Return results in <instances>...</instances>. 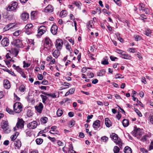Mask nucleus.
<instances>
[{
	"instance_id": "1",
	"label": "nucleus",
	"mask_w": 153,
	"mask_h": 153,
	"mask_svg": "<svg viewBox=\"0 0 153 153\" xmlns=\"http://www.w3.org/2000/svg\"><path fill=\"white\" fill-rule=\"evenodd\" d=\"M1 128L5 133H9L10 131V129L9 128L8 122L7 121L3 120L1 123Z\"/></svg>"
},
{
	"instance_id": "2",
	"label": "nucleus",
	"mask_w": 153,
	"mask_h": 153,
	"mask_svg": "<svg viewBox=\"0 0 153 153\" xmlns=\"http://www.w3.org/2000/svg\"><path fill=\"white\" fill-rule=\"evenodd\" d=\"M14 111L16 113H19L22 110V105L19 102H16L13 105Z\"/></svg>"
},
{
	"instance_id": "3",
	"label": "nucleus",
	"mask_w": 153,
	"mask_h": 153,
	"mask_svg": "<svg viewBox=\"0 0 153 153\" xmlns=\"http://www.w3.org/2000/svg\"><path fill=\"white\" fill-rule=\"evenodd\" d=\"M18 5V4L17 2H14L8 5L7 8V10L9 11H13L14 12H16Z\"/></svg>"
},
{
	"instance_id": "4",
	"label": "nucleus",
	"mask_w": 153,
	"mask_h": 153,
	"mask_svg": "<svg viewBox=\"0 0 153 153\" xmlns=\"http://www.w3.org/2000/svg\"><path fill=\"white\" fill-rule=\"evenodd\" d=\"M111 138L114 140V142L116 143V144H118L119 145L120 147V146H122V143L121 142L120 140L118 139L117 135L115 134L112 133L111 135H110Z\"/></svg>"
},
{
	"instance_id": "5",
	"label": "nucleus",
	"mask_w": 153,
	"mask_h": 153,
	"mask_svg": "<svg viewBox=\"0 0 153 153\" xmlns=\"http://www.w3.org/2000/svg\"><path fill=\"white\" fill-rule=\"evenodd\" d=\"M131 133L134 136L139 139L140 138L142 134L141 132L140 131V129L137 127H135L134 130Z\"/></svg>"
},
{
	"instance_id": "6",
	"label": "nucleus",
	"mask_w": 153,
	"mask_h": 153,
	"mask_svg": "<svg viewBox=\"0 0 153 153\" xmlns=\"http://www.w3.org/2000/svg\"><path fill=\"white\" fill-rule=\"evenodd\" d=\"M52 45L51 40L49 38L47 37L45 39L44 44L45 48H46L48 50L50 49Z\"/></svg>"
},
{
	"instance_id": "7",
	"label": "nucleus",
	"mask_w": 153,
	"mask_h": 153,
	"mask_svg": "<svg viewBox=\"0 0 153 153\" xmlns=\"http://www.w3.org/2000/svg\"><path fill=\"white\" fill-rule=\"evenodd\" d=\"M47 30L45 26H40L38 30V36H40L45 33Z\"/></svg>"
},
{
	"instance_id": "8",
	"label": "nucleus",
	"mask_w": 153,
	"mask_h": 153,
	"mask_svg": "<svg viewBox=\"0 0 153 153\" xmlns=\"http://www.w3.org/2000/svg\"><path fill=\"white\" fill-rule=\"evenodd\" d=\"M37 126V122L35 121L30 122L27 125V128L30 129H35L36 128Z\"/></svg>"
},
{
	"instance_id": "9",
	"label": "nucleus",
	"mask_w": 153,
	"mask_h": 153,
	"mask_svg": "<svg viewBox=\"0 0 153 153\" xmlns=\"http://www.w3.org/2000/svg\"><path fill=\"white\" fill-rule=\"evenodd\" d=\"M56 47L57 49L61 50L62 47L63 41L61 39H57L56 40Z\"/></svg>"
},
{
	"instance_id": "10",
	"label": "nucleus",
	"mask_w": 153,
	"mask_h": 153,
	"mask_svg": "<svg viewBox=\"0 0 153 153\" xmlns=\"http://www.w3.org/2000/svg\"><path fill=\"white\" fill-rule=\"evenodd\" d=\"M35 107L36 111L40 113L43 109V105L42 103L40 102L38 105H37Z\"/></svg>"
},
{
	"instance_id": "11",
	"label": "nucleus",
	"mask_w": 153,
	"mask_h": 153,
	"mask_svg": "<svg viewBox=\"0 0 153 153\" xmlns=\"http://www.w3.org/2000/svg\"><path fill=\"white\" fill-rule=\"evenodd\" d=\"M9 40L7 37H5L3 39L1 42V45L4 47H6L9 45Z\"/></svg>"
},
{
	"instance_id": "12",
	"label": "nucleus",
	"mask_w": 153,
	"mask_h": 153,
	"mask_svg": "<svg viewBox=\"0 0 153 153\" xmlns=\"http://www.w3.org/2000/svg\"><path fill=\"white\" fill-rule=\"evenodd\" d=\"M24 121L22 119L19 120L16 125V128H22L24 127Z\"/></svg>"
},
{
	"instance_id": "13",
	"label": "nucleus",
	"mask_w": 153,
	"mask_h": 153,
	"mask_svg": "<svg viewBox=\"0 0 153 153\" xmlns=\"http://www.w3.org/2000/svg\"><path fill=\"white\" fill-rule=\"evenodd\" d=\"M57 30V26L56 25H53L51 28V31L52 34L55 35L56 34Z\"/></svg>"
},
{
	"instance_id": "14",
	"label": "nucleus",
	"mask_w": 153,
	"mask_h": 153,
	"mask_svg": "<svg viewBox=\"0 0 153 153\" xmlns=\"http://www.w3.org/2000/svg\"><path fill=\"white\" fill-rule=\"evenodd\" d=\"M100 126V121L99 120H96L94 123L93 126L95 130H97Z\"/></svg>"
},
{
	"instance_id": "15",
	"label": "nucleus",
	"mask_w": 153,
	"mask_h": 153,
	"mask_svg": "<svg viewBox=\"0 0 153 153\" xmlns=\"http://www.w3.org/2000/svg\"><path fill=\"white\" fill-rule=\"evenodd\" d=\"M21 18L23 20L26 21L29 18V15L27 13H23L21 15Z\"/></svg>"
},
{
	"instance_id": "16",
	"label": "nucleus",
	"mask_w": 153,
	"mask_h": 153,
	"mask_svg": "<svg viewBox=\"0 0 153 153\" xmlns=\"http://www.w3.org/2000/svg\"><path fill=\"white\" fill-rule=\"evenodd\" d=\"M3 85L4 88L6 89H8L10 87V82L7 79H5L4 80Z\"/></svg>"
},
{
	"instance_id": "17",
	"label": "nucleus",
	"mask_w": 153,
	"mask_h": 153,
	"mask_svg": "<svg viewBox=\"0 0 153 153\" xmlns=\"http://www.w3.org/2000/svg\"><path fill=\"white\" fill-rule=\"evenodd\" d=\"M53 10V7L51 5H48L45 8L44 12L46 13H51L52 12Z\"/></svg>"
},
{
	"instance_id": "18",
	"label": "nucleus",
	"mask_w": 153,
	"mask_h": 153,
	"mask_svg": "<svg viewBox=\"0 0 153 153\" xmlns=\"http://www.w3.org/2000/svg\"><path fill=\"white\" fill-rule=\"evenodd\" d=\"M21 42L20 41V40L19 39L14 40L12 43L15 46L17 47H20V45L21 44Z\"/></svg>"
},
{
	"instance_id": "19",
	"label": "nucleus",
	"mask_w": 153,
	"mask_h": 153,
	"mask_svg": "<svg viewBox=\"0 0 153 153\" xmlns=\"http://www.w3.org/2000/svg\"><path fill=\"white\" fill-rule=\"evenodd\" d=\"M47 60L48 62H50L51 64H53L55 62V59H53L51 56H49L47 58Z\"/></svg>"
},
{
	"instance_id": "20",
	"label": "nucleus",
	"mask_w": 153,
	"mask_h": 153,
	"mask_svg": "<svg viewBox=\"0 0 153 153\" xmlns=\"http://www.w3.org/2000/svg\"><path fill=\"white\" fill-rule=\"evenodd\" d=\"M59 49H57V50H55L53 53V56L55 58H57L60 55V52Z\"/></svg>"
},
{
	"instance_id": "21",
	"label": "nucleus",
	"mask_w": 153,
	"mask_h": 153,
	"mask_svg": "<svg viewBox=\"0 0 153 153\" xmlns=\"http://www.w3.org/2000/svg\"><path fill=\"white\" fill-rule=\"evenodd\" d=\"M14 143L15 146L18 149L21 146V142L19 140H16L14 142Z\"/></svg>"
},
{
	"instance_id": "22",
	"label": "nucleus",
	"mask_w": 153,
	"mask_h": 153,
	"mask_svg": "<svg viewBox=\"0 0 153 153\" xmlns=\"http://www.w3.org/2000/svg\"><path fill=\"white\" fill-rule=\"evenodd\" d=\"M132 97H133V100L134 101H136L137 102V103L140 106L142 107H143V104L141 103V102L140 101L138 100V99L137 98L135 97H134L133 95H132Z\"/></svg>"
},
{
	"instance_id": "23",
	"label": "nucleus",
	"mask_w": 153,
	"mask_h": 153,
	"mask_svg": "<svg viewBox=\"0 0 153 153\" xmlns=\"http://www.w3.org/2000/svg\"><path fill=\"white\" fill-rule=\"evenodd\" d=\"M105 123L107 127H109L111 126V122L108 118L105 119Z\"/></svg>"
},
{
	"instance_id": "24",
	"label": "nucleus",
	"mask_w": 153,
	"mask_h": 153,
	"mask_svg": "<svg viewBox=\"0 0 153 153\" xmlns=\"http://www.w3.org/2000/svg\"><path fill=\"white\" fill-rule=\"evenodd\" d=\"M72 4L77 7L78 9H81L80 7L82 5V4L80 2L74 1Z\"/></svg>"
},
{
	"instance_id": "25",
	"label": "nucleus",
	"mask_w": 153,
	"mask_h": 153,
	"mask_svg": "<svg viewBox=\"0 0 153 153\" xmlns=\"http://www.w3.org/2000/svg\"><path fill=\"white\" fill-rule=\"evenodd\" d=\"M124 152L125 153H131L132 150L129 147L127 146L124 149Z\"/></svg>"
},
{
	"instance_id": "26",
	"label": "nucleus",
	"mask_w": 153,
	"mask_h": 153,
	"mask_svg": "<svg viewBox=\"0 0 153 153\" xmlns=\"http://www.w3.org/2000/svg\"><path fill=\"white\" fill-rule=\"evenodd\" d=\"M123 125L124 127H127L129 125L128 120L126 119H124L123 120Z\"/></svg>"
},
{
	"instance_id": "27",
	"label": "nucleus",
	"mask_w": 153,
	"mask_h": 153,
	"mask_svg": "<svg viewBox=\"0 0 153 153\" xmlns=\"http://www.w3.org/2000/svg\"><path fill=\"white\" fill-rule=\"evenodd\" d=\"M105 70L103 69L99 71L97 73V75L99 76H102L105 74Z\"/></svg>"
},
{
	"instance_id": "28",
	"label": "nucleus",
	"mask_w": 153,
	"mask_h": 153,
	"mask_svg": "<svg viewBox=\"0 0 153 153\" xmlns=\"http://www.w3.org/2000/svg\"><path fill=\"white\" fill-rule=\"evenodd\" d=\"M121 57L122 58L128 59H130L131 58V57L130 56L128 55V54H126L125 53V52L124 54Z\"/></svg>"
},
{
	"instance_id": "29",
	"label": "nucleus",
	"mask_w": 153,
	"mask_h": 153,
	"mask_svg": "<svg viewBox=\"0 0 153 153\" xmlns=\"http://www.w3.org/2000/svg\"><path fill=\"white\" fill-rule=\"evenodd\" d=\"M93 22L92 20L89 21L87 24V28L89 29L90 28H93Z\"/></svg>"
},
{
	"instance_id": "30",
	"label": "nucleus",
	"mask_w": 153,
	"mask_h": 153,
	"mask_svg": "<svg viewBox=\"0 0 153 153\" xmlns=\"http://www.w3.org/2000/svg\"><path fill=\"white\" fill-rule=\"evenodd\" d=\"M19 134V133L18 132H16L14 134L12 135L10 137V138L11 139V140L12 141L15 140L17 138V136H18Z\"/></svg>"
},
{
	"instance_id": "31",
	"label": "nucleus",
	"mask_w": 153,
	"mask_h": 153,
	"mask_svg": "<svg viewBox=\"0 0 153 153\" xmlns=\"http://www.w3.org/2000/svg\"><path fill=\"white\" fill-rule=\"evenodd\" d=\"M63 114V112H62V110L61 109H59L57 111V112H56V114H57V116L58 117H60L61 116H62V114Z\"/></svg>"
},
{
	"instance_id": "32",
	"label": "nucleus",
	"mask_w": 153,
	"mask_h": 153,
	"mask_svg": "<svg viewBox=\"0 0 153 153\" xmlns=\"http://www.w3.org/2000/svg\"><path fill=\"white\" fill-rule=\"evenodd\" d=\"M37 15L36 11H33L31 13V17L32 19H34Z\"/></svg>"
},
{
	"instance_id": "33",
	"label": "nucleus",
	"mask_w": 153,
	"mask_h": 153,
	"mask_svg": "<svg viewBox=\"0 0 153 153\" xmlns=\"http://www.w3.org/2000/svg\"><path fill=\"white\" fill-rule=\"evenodd\" d=\"M36 141L37 144L40 145L42 143L43 140V139L41 138H38L36 140Z\"/></svg>"
},
{
	"instance_id": "34",
	"label": "nucleus",
	"mask_w": 153,
	"mask_h": 153,
	"mask_svg": "<svg viewBox=\"0 0 153 153\" xmlns=\"http://www.w3.org/2000/svg\"><path fill=\"white\" fill-rule=\"evenodd\" d=\"M48 118L46 117H43L41 118V121L43 123H47Z\"/></svg>"
},
{
	"instance_id": "35",
	"label": "nucleus",
	"mask_w": 153,
	"mask_h": 153,
	"mask_svg": "<svg viewBox=\"0 0 153 153\" xmlns=\"http://www.w3.org/2000/svg\"><path fill=\"white\" fill-rule=\"evenodd\" d=\"M3 70L4 71H7L9 74H10L11 75H12L13 76H16V75L15 74V73H14L13 72L11 71H10L9 70L7 69H3Z\"/></svg>"
},
{
	"instance_id": "36",
	"label": "nucleus",
	"mask_w": 153,
	"mask_h": 153,
	"mask_svg": "<svg viewBox=\"0 0 153 153\" xmlns=\"http://www.w3.org/2000/svg\"><path fill=\"white\" fill-rule=\"evenodd\" d=\"M60 15L62 17H64L66 16V12L65 10L62 11L60 13Z\"/></svg>"
},
{
	"instance_id": "37",
	"label": "nucleus",
	"mask_w": 153,
	"mask_h": 153,
	"mask_svg": "<svg viewBox=\"0 0 153 153\" xmlns=\"http://www.w3.org/2000/svg\"><path fill=\"white\" fill-rule=\"evenodd\" d=\"M66 49L68 50L69 52H70V53H71L73 52V50H72V49L71 48V47L70 45H69L68 44H67V45L66 46Z\"/></svg>"
},
{
	"instance_id": "38",
	"label": "nucleus",
	"mask_w": 153,
	"mask_h": 153,
	"mask_svg": "<svg viewBox=\"0 0 153 153\" xmlns=\"http://www.w3.org/2000/svg\"><path fill=\"white\" fill-rule=\"evenodd\" d=\"M148 137L149 136L148 135H144L142 137L140 140L143 142H144L148 138Z\"/></svg>"
},
{
	"instance_id": "39",
	"label": "nucleus",
	"mask_w": 153,
	"mask_h": 153,
	"mask_svg": "<svg viewBox=\"0 0 153 153\" xmlns=\"http://www.w3.org/2000/svg\"><path fill=\"white\" fill-rule=\"evenodd\" d=\"M116 50L117 52L119 54L122 55V56L125 53L124 51L120 50L118 49H117Z\"/></svg>"
},
{
	"instance_id": "40",
	"label": "nucleus",
	"mask_w": 153,
	"mask_h": 153,
	"mask_svg": "<svg viewBox=\"0 0 153 153\" xmlns=\"http://www.w3.org/2000/svg\"><path fill=\"white\" fill-rule=\"evenodd\" d=\"M119 151L120 149L118 146H115L114 147L113 149V151L114 153H118L119 152Z\"/></svg>"
},
{
	"instance_id": "41",
	"label": "nucleus",
	"mask_w": 153,
	"mask_h": 153,
	"mask_svg": "<svg viewBox=\"0 0 153 153\" xmlns=\"http://www.w3.org/2000/svg\"><path fill=\"white\" fill-rule=\"evenodd\" d=\"M70 85V84L65 82L63 84V89H67L69 87V85Z\"/></svg>"
},
{
	"instance_id": "42",
	"label": "nucleus",
	"mask_w": 153,
	"mask_h": 153,
	"mask_svg": "<svg viewBox=\"0 0 153 153\" xmlns=\"http://www.w3.org/2000/svg\"><path fill=\"white\" fill-rule=\"evenodd\" d=\"M40 96L42 99V102L43 103H45L47 99V97L46 96H44L42 94H41Z\"/></svg>"
},
{
	"instance_id": "43",
	"label": "nucleus",
	"mask_w": 153,
	"mask_h": 153,
	"mask_svg": "<svg viewBox=\"0 0 153 153\" xmlns=\"http://www.w3.org/2000/svg\"><path fill=\"white\" fill-rule=\"evenodd\" d=\"M25 87L23 85H21L19 88V90L21 92H24L25 91Z\"/></svg>"
},
{
	"instance_id": "44",
	"label": "nucleus",
	"mask_w": 153,
	"mask_h": 153,
	"mask_svg": "<svg viewBox=\"0 0 153 153\" xmlns=\"http://www.w3.org/2000/svg\"><path fill=\"white\" fill-rule=\"evenodd\" d=\"M32 26L33 25L32 24H28L26 25L25 27V29H29L32 27Z\"/></svg>"
},
{
	"instance_id": "45",
	"label": "nucleus",
	"mask_w": 153,
	"mask_h": 153,
	"mask_svg": "<svg viewBox=\"0 0 153 153\" xmlns=\"http://www.w3.org/2000/svg\"><path fill=\"white\" fill-rule=\"evenodd\" d=\"M134 111L136 112L137 113V115L139 117H141L142 116V114L140 113V111L136 108H134Z\"/></svg>"
},
{
	"instance_id": "46",
	"label": "nucleus",
	"mask_w": 153,
	"mask_h": 153,
	"mask_svg": "<svg viewBox=\"0 0 153 153\" xmlns=\"http://www.w3.org/2000/svg\"><path fill=\"white\" fill-rule=\"evenodd\" d=\"M21 33V31L19 30H18L16 31L13 33V35L14 36H19Z\"/></svg>"
},
{
	"instance_id": "47",
	"label": "nucleus",
	"mask_w": 153,
	"mask_h": 153,
	"mask_svg": "<svg viewBox=\"0 0 153 153\" xmlns=\"http://www.w3.org/2000/svg\"><path fill=\"white\" fill-rule=\"evenodd\" d=\"M139 6L140 7L139 9L140 10H143L144 9V5L142 3L139 4Z\"/></svg>"
},
{
	"instance_id": "48",
	"label": "nucleus",
	"mask_w": 153,
	"mask_h": 153,
	"mask_svg": "<svg viewBox=\"0 0 153 153\" xmlns=\"http://www.w3.org/2000/svg\"><path fill=\"white\" fill-rule=\"evenodd\" d=\"M101 140L104 142H105L108 140V138L106 136H103L101 138Z\"/></svg>"
},
{
	"instance_id": "49",
	"label": "nucleus",
	"mask_w": 153,
	"mask_h": 153,
	"mask_svg": "<svg viewBox=\"0 0 153 153\" xmlns=\"http://www.w3.org/2000/svg\"><path fill=\"white\" fill-rule=\"evenodd\" d=\"M87 75L89 78H93L94 76V74L90 72H88Z\"/></svg>"
},
{
	"instance_id": "50",
	"label": "nucleus",
	"mask_w": 153,
	"mask_h": 153,
	"mask_svg": "<svg viewBox=\"0 0 153 153\" xmlns=\"http://www.w3.org/2000/svg\"><path fill=\"white\" fill-rule=\"evenodd\" d=\"M150 123L153 125V115L150 116L149 117Z\"/></svg>"
},
{
	"instance_id": "51",
	"label": "nucleus",
	"mask_w": 153,
	"mask_h": 153,
	"mask_svg": "<svg viewBox=\"0 0 153 153\" xmlns=\"http://www.w3.org/2000/svg\"><path fill=\"white\" fill-rule=\"evenodd\" d=\"M128 51L130 53H134L136 52V50L134 48H129Z\"/></svg>"
},
{
	"instance_id": "52",
	"label": "nucleus",
	"mask_w": 153,
	"mask_h": 153,
	"mask_svg": "<svg viewBox=\"0 0 153 153\" xmlns=\"http://www.w3.org/2000/svg\"><path fill=\"white\" fill-rule=\"evenodd\" d=\"M6 110V111L10 114H12L13 113V111L9 108H7Z\"/></svg>"
},
{
	"instance_id": "53",
	"label": "nucleus",
	"mask_w": 153,
	"mask_h": 153,
	"mask_svg": "<svg viewBox=\"0 0 153 153\" xmlns=\"http://www.w3.org/2000/svg\"><path fill=\"white\" fill-rule=\"evenodd\" d=\"M75 89L74 88H73L70 89L69 91H68L69 93L70 94H72L74 93L75 91Z\"/></svg>"
},
{
	"instance_id": "54",
	"label": "nucleus",
	"mask_w": 153,
	"mask_h": 153,
	"mask_svg": "<svg viewBox=\"0 0 153 153\" xmlns=\"http://www.w3.org/2000/svg\"><path fill=\"white\" fill-rule=\"evenodd\" d=\"M23 67L25 68V67H29L30 65V64L28 63H26L25 62V61H23Z\"/></svg>"
},
{
	"instance_id": "55",
	"label": "nucleus",
	"mask_w": 153,
	"mask_h": 153,
	"mask_svg": "<svg viewBox=\"0 0 153 153\" xmlns=\"http://www.w3.org/2000/svg\"><path fill=\"white\" fill-rule=\"evenodd\" d=\"M122 76V75L119 74H117L115 76V77L116 79H118V78H123V76L122 77H121V76Z\"/></svg>"
},
{
	"instance_id": "56",
	"label": "nucleus",
	"mask_w": 153,
	"mask_h": 153,
	"mask_svg": "<svg viewBox=\"0 0 153 153\" xmlns=\"http://www.w3.org/2000/svg\"><path fill=\"white\" fill-rule=\"evenodd\" d=\"M115 3L118 6H120L121 5L120 0H114Z\"/></svg>"
},
{
	"instance_id": "57",
	"label": "nucleus",
	"mask_w": 153,
	"mask_h": 153,
	"mask_svg": "<svg viewBox=\"0 0 153 153\" xmlns=\"http://www.w3.org/2000/svg\"><path fill=\"white\" fill-rule=\"evenodd\" d=\"M142 11L145 12L147 14H149V11L148 9L147 8H144Z\"/></svg>"
},
{
	"instance_id": "58",
	"label": "nucleus",
	"mask_w": 153,
	"mask_h": 153,
	"mask_svg": "<svg viewBox=\"0 0 153 153\" xmlns=\"http://www.w3.org/2000/svg\"><path fill=\"white\" fill-rule=\"evenodd\" d=\"M48 96H50L52 98H56V95H55V94H48Z\"/></svg>"
},
{
	"instance_id": "59",
	"label": "nucleus",
	"mask_w": 153,
	"mask_h": 153,
	"mask_svg": "<svg viewBox=\"0 0 153 153\" xmlns=\"http://www.w3.org/2000/svg\"><path fill=\"white\" fill-rule=\"evenodd\" d=\"M38 79L40 80H42V79L43 78V77L42 76V75L41 74H38Z\"/></svg>"
},
{
	"instance_id": "60",
	"label": "nucleus",
	"mask_w": 153,
	"mask_h": 153,
	"mask_svg": "<svg viewBox=\"0 0 153 153\" xmlns=\"http://www.w3.org/2000/svg\"><path fill=\"white\" fill-rule=\"evenodd\" d=\"M41 83L43 85H47L48 84V82L47 80H44Z\"/></svg>"
},
{
	"instance_id": "61",
	"label": "nucleus",
	"mask_w": 153,
	"mask_h": 153,
	"mask_svg": "<svg viewBox=\"0 0 153 153\" xmlns=\"http://www.w3.org/2000/svg\"><path fill=\"white\" fill-rule=\"evenodd\" d=\"M27 136H30L31 135V132L30 131L27 130L26 132Z\"/></svg>"
},
{
	"instance_id": "62",
	"label": "nucleus",
	"mask_w": 153,
	"mask_h": 153,
	"mask_svg": "<svg viewBox=\"0 0 153 153\" xmlns=\"http://www.w3.org/2000/svg\"><path fill=\"white\" fill-rule=\"evenodd\" d=\"M103 12L104 13L107 14L108 15H109L110 14V12H109L107 10L105 9H103L102 10Z\"/></svg>"
},
{
	"instance_id": "63",
	"label": "nucleus",
	"mask_w": 153,
	"mask_h": 153,
	"mask_svg": "<svg viewBox=\"0 0 153 153\" xmlns=\"http://www.w3.org/2000/svg\"><path fill=\"white\" fill-rule=\"evenodd\" d=\"M25 33H26L27 35L30 34L32 33V32L29 30L28 29H26L25 30Z\"/></svg>"
},
{
	"instance_id": "64",
	"label": "nucleus",
	"mask_w": 153,
	"mask_h": 153,
	"mask_svg": "<svg viewBox=\"0 0 153 153\" xmlns=\"http://www.w3.org/2000/svg\"><path fill=\"white\" fill-rule=\"evenodd\" d=\"M152 149H153V142H151L149 146V150H150Z\"/></svg>"
}]
</instances>
